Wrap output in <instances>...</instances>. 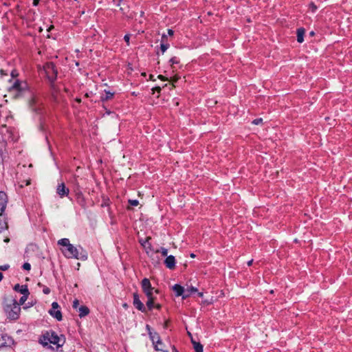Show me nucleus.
Wrapping results in <instances>:
<instances>
[{"label":"nucleus","instance_id":"23","mask_svg":"<svg viewBox=\"0 0 352 352\" xmlns=\"http://www.w3.org/2000/svg\"><path fill=\"white\" fill-rule=\"evenodd\" d=\"M148 298V300L147 302H146V307H148V309L149 310H152L153 307H155V297L154 296H151V297H147Z\"/></svg>","mask_w":352,"mask_h":352},{"label":"nucleus","instance_id":"12","mask_svg":"<svg viewBox=\"0 0 352 352\" xmlns=\"http://www.w3.org/2000/svg\"><path fill=\"white\" fill-rule=\"evenodd\" d=\"M2 339L4 341L3 343H1L0 345V349L1 347H6V349H10L12 344H14V340L10 336L5 335L2 336Z\"/></svg>","mask_w":352,"mask_h":352},{"label":"nucleus","instance_id":"48","mask_svg":"<svg viewBox=\"0 0 352 352\" xmlns=\"http://www.w3.org/2000/svg\"><path fill=\"white\" fill-rule=\"evenodd\" d=\"M33 102H34V98H32V99H31V100H30V105H32V104Z\"/></svg>","mask_w":352,"mask_h":352},{"label":"nucleus","instance_id":"3","mask_svg":"<svg viewBox=\"0 0 352 352\" xmlns=\"http://www.w3.org/2000/svg\"><path fill=\"white\" fill-rule=\"evenodd\" d=\"M64 256L68 258H76L85 261L87 259V254L81 246L75 247L72 244L62 251Z\"/></svg>","mask_w":352,"mask_h":352},{"label":"nucleus","instance_id":"41","mask_svg":"<svg viewBox=\"0 0 352 352\" xmlns=\"http://www.w3.org/2000/svg\"><path fill=\"white\" fill-rule=\"evenodd\" d=\"M155 307L157 309L160 310V309H161L162 306H161V305H160V304H156V305H155Z\"/></svg>","mask_w":352,"mask_h":352},{"label":"nucleus","instance_id":"31","mask_svg":"<svg viewBox=\"0 0 352 352\" xmlns=\"http://www.w3.org/2000/svg\"><path fill=\"white\" fill-rule=\"evenodd\" d=\"M262 122H263V119L262 118H256V119H254L252 121V124H255V125H258V124L262 123Z\"/></svg>","mask_w":352,"mask_h":352},{"label":"nucleus","instance_id":"6","mask_svg":"<svg viewBox=\"0 0 352 352\" xmlns=\"http://www.w3.org/2000/svg\"><path fill=\"white\" fill-rule=\"evenodd\" d=\"M146 329H148L149 336L153 342L155 349L156 351H160L162 352H168L166 350H164L163 348L159 347V344H162V342L160 340V337L159 334L155 331H151V329L149 325H146Z\"/></svg>","mask_w":352,"mask_h":352},{"label":"nucleus","instance_id":"35","mask_svg":"<svg viewBox=\"0 0 352 352\" xmlns=\"http://www.w3.org/2000/svg\"><path fill=\"white\" fill-rule=\"evenodd\" d=\"M9 267H10V265L8 264L0 265V270L6 271V270H8Z\"/></svg>","mask_w":352,"mask_h":352},{"label":"nucleus","instance_id":"51","mask_svg":"<svg viewBox=\"0 0 352 352\" xmlns=\"http://www.w3.org/2000/svg\"><path fill=\"white\" fill-rule=\"evenodd\" d=\"M198 296H199V297H202V296H203V293H202V292H199V293H198Z\"/></svg>","mask_w":352,"mask_h":352},{"label":"nucleus","instance_id":"49","mask_svg":"<svg viewBox=\"0 0 352 352\" xmlns=\"http://www.w3.org/2000/svg\"><path fill=\"white\" fill-rule=\"evenodd\" d=\"M3 275L1 272H0V281L3 279Z\"/></svg>","mask_w":352,"mask_h":352},{"label":"nucleus","instance_id":"25","mask_svg":"<svg viewBox=\"0 0 352 352\" xmlns=\"http://www.w3.org/2000/svg\"><path fill=\"white\" fill-rule=\"evenodd\" d=\"M58 244L65 247V248H67L69 247V245H71L69 240L67 238H63V239L58 240Z\"/></svg>","mask_w":352,"mask_h":352},{"label":"nucleus","instance_id":"53","mask_svg":"<svg viewBox=\"0 0 352 352\" xmlns=\"http://www.w3.org/2000/svg\"><path fill=\"white\" fill-rule=\"evenodd\" d=\"M164 38H166V35L162 36V39H164Z\"/></svg>","mask_w":352,"mask_h":352},{"label":"nucleus","instance_id":"10","mask_svg":"<svg viewBox=\"0 0 352 352\" xmlns=\"http://www.w3.org/2000/svg\"><path fill=\"white\" fill-rule=\"evenodd\" d=\"M7 195L3 191H0V214H2L4 212L7 206Z\"/></svg>","mask_w":352,"mask_h":352},{"label":"nucleus","instance_id":"43","mask_svg":"<svg viewBox=\"0 0 352 352\" xmlns=\"http://www.w3.org/2000/svg\"><path fill=\"white\" fill-rule=\"evenodd\" d=\"M11 75H12V77L14 78L16 76H17V74L16 73L15 71H12V73H11Z\"/></svg>","mask_w":352,"mask_h":352},{"label":"nucleus","instance_id":"38","mask_svg":"<svg viewBox=\"0 0 352 352\" xmlns=\"http://www.w3.org/2000/svg\"><path fill=\"white\" fill-rule=\"evenodd\" d=\"M309 7L311 9L312 12H315L317 10V7L314 3H311Z\"/></svg>","mask_w":352,"mask_h":352},{"label":"nucleus","instance_id":"46","mask_svg":"<svg viewBox=\"0 0 352 352\" xmlns=\"http://www.w3.org/2000/svg\"><path fill=\"white\" fill-rule=\"evenodd\" d=\"M252 262H253V260H250V261H249L248 262V263H247V264H248V266L252 265Z\"/></svg>","mask_w":352,"mask_h":352},{"label":"nucleus","instance_id":"4","mask_svg":"<svg viewBox=\"0 0 352 352\" xmlns=\"http://www.w3.org/2000/svg\"><path fill=\"white\" fill-rule=\"evenodd\" d=\"M4 310L9 319L15 320L19 317L21 307L16 299L13 298L10 300V303L6 305Z\"/></svg>","mask_w":352,"mask_h":352},{"label":"nucleus","instance_id":"15","mask_svg":"<svg viewBox=\"0 0 352 352\" xmlns=\"http://www.w3.org/2000/svg\"><path fill=\"white\" fill-rule=\"evenodd\" d=\"M173 291L175 293L176 296H182L186 294V290H184V288L181 286L180 285L175 284L173 287Z\"/></svg>","mask_w":352,"mask_h":352},{"label":"nucleus","instance_id":"27","mask_svg":"<svg viewBox=\"0 0 352 352\" xmlns=\"http://www.w3.org/2000/svg\"><path fill=\"white\" fill-rule=\"evenodd\" d=\"M169 63H170L171 66L173 67L175 64H178L179 63V60L177 57L174 56L169 60Z\"/></svg>","mask_w":352,"mask_h":352},{"label":"nucleus","instance_id":"24","mask_svg":"<svg viewBox=\"0 0 352 352\" xmlns=\"http://www.w3.org/2000/svg\"><path fill=\"white\" fill-rule=\"evenodd\" d=\"M197 292V289L196 287H188L186 290V294L184 295H183V298H188L191 294L192 293H195V292Z\"/></svg>","mask_w":352,"mask_h":352},{"label":"nucleus","instance_id":"32","mask_svg":"<svg viewBox=\"0 0 352 352\" xmlns=\"http://www.w3.org/2000/svg\"><path fill=\"white\" fill-rule=\"evenodd\" d=\"M23 270H30L31 269V265L29 263H25L23 265Z\"/></svg>","mask_w":352,"mask_h":352},{"label":"nucleus","instance_id":"47","mask_svg":"<svg viewBox=\"0 0 352 352\" xmlns=\"http://www.w3.org/2000/svg\"><path fill=\"white\" fill-rule=\"evenodd\" d=\"M75 100H76L77 102H78V103H80V102H81V99H80V98H76L75 99Z\"/></svg>","mask_w":352,"mask_h":352},{"label":"nucleus","instance_id":"40","mask_svg":"<svg viewBox=\"0 0 352 352\" xmlns=\"http://www.w3.org/2000/svg\"><path fill=\"white\" fill-rule=\"evenodd\" d=\"M153 90L155 91H157V92H160L161 91V87H155L153 89Z\"/></svg>","mask_w":352,"mask_h":352},{"label":"nucleus","instance_id":"55","mask_svg":"<svg viewBox=\"0 0 352 352\" xmlns=\"http://www.w3.org/2000/svg\"><path fill=\"white\" fill-rule=\"evenodd\" d=\"M162 344H159V347L162 348Z\"/></svg>","mask_w":352,"mask_h":352},{"label":"nucleus","instance_id":"16","mask_svg":"<svg viewBox=\"0 0 352 352\" xmlns=\"http://www.w3.org/2000/svg\"><path fill=\"white\" fill-rule=\"evenodd\" d=\"M49 314L52 316L54 317V318H56L58 321H61L62 319H63V316H62V313L60 310L58 309H50L49 311Z\"/></svg>","mask_w":352,"mask_h":352},{"label":"nucleus","instance_id":"17","mask_svg":"<svg viewBox=\"0 0 352 352\" xmlns=\"http://www.w3.org/2000/svg\"><path fill=\"white\" fill-rule=\"evenodd\" d=\"M76 199H77L78 203L81 206H85V199L82 192L80 190H76Z\"/></svg>","mask_w":352,"mask_h":352},{"label":"nucleus","instance_id":"7","mask_svg":"<svg viewBox=\"0 0 352 352\" xmlns=\"http://www.w3.org/2000/svg\"><path fill=\"white\" fill-rule=\"evenodd\" d=\"M141 286L146 297L153 296L154 288L151 286L148 278H143L141 282Z\"/></svg>","mask_w":352,"mask_h":352},{"label":"nucleus","instance_id":"36","mask_svg":"<svg viewBox=\"0 0 352 352\" xmlns=\"http://www.w3.org/2000/svg\"><path fill=\"white\" fill-rule=\"evenodd\" d=\"M43 292L45 294H49L50 293V289L46 286H44L43 289Z\"/></svg>","mask_w":352,"mask_h":352},{"label":"nucleus","instance_id":"34","mask_svg":"<svg viewBox=\"0 0 352 352\" xmlns=\"http://www.w3.org/2000/svg\"><path fill=\"white\" fill-rule=\"evenodd\" d=\"M124 40L126 43L127 45L129 46L130 45L129 40H130V35L129 34H125L124 36Z\"/></svg>","mask_w":352,"mask_h":352},{"label":"nucleus","instance_id":"5","mask_svg":"<svg viewBox=\"0 0 352 352\" xmlns=\"http://www.w3.org/2000/svg\"><path fill=\"white\" fill-rule=\"evenodd\" d=\"M43 70L45 71L49 80L51 82H54L56 80L58 74L55 65L52 62L47 63L43 65Z\"/></svg>","mask_w":352,"mask_h":352},{"label":"nucleus","instance_id":"9","mask_svg":"<svg viewBox=\"0 0 352 352\" xmlns=\"http://www.w3.org/2000/svg\"><path fill=\"white\" fill-rule=\"evenodd\" d=\"M69 190L64 183L59 184L56 188V193L63 198L68 195Z\"/></svg>","mask_w":352,"mask_h":352},{"label":"nucleus","instance_id":"8","mask_svg":"<svg viewBox=\"0 0 352 352\" xmlns=\"http://www.w3.org/2000/svg\"><path fill=\"white\" fill-rule=\"evenodd\" d=\"M133 304L134 307L138 310H139V311H142L143 313H146V308L145 307L144 304L140 300V297H139V295L138 294V293H134L133 294Z\"/></svg>","mask_w":352,"mask_h":352},{"label":"nucleus","instance_id":"11","mask_svg":"<svg viewBox=\"0 0 352 352\" xmlns=\"http://www.w3.org/2000/svg\"><path fill=\"white\" fill-rule=\"evenodd\" d=\"M175 264H176V260H175V256L173 255L167 256V257L164 260V265L169 270L175 269Z\"/></svg>","mask_w":352,"mask_h":352},{"label":"nucleus","instance_id":"33","mask_svg":"<svg viewBox=\"0 0 352 352\" xmlns=\"http://www.w3.org/2000/svg\"><path fill=\"white\" fill-rule=\"evenodd\" d=\"M59 308V305L57 302H53L52 304V309H58Z\"/></svg>","mask_w":352,"mask_h":352},{"label":"nucleus","instance_id":"29","mask_svg":"<svg viewBox=\"0 0 352 352\" xmlns=\"http://www.w3.org/2000/svg\"><path fill=\"white\" fill-rule=\"evenodd\" d=\"M168 47H169L168 43H162L160 44V50L163 54L167 50V49Z\"/></svg>","mask_w":352,"mask_h":352},{"label":"nucleus","instance_id":"42","mask_svg":"<svg viewBox=\"0 0 352 352\" xmlns=\"http://www.w3.org/2000/svg\"><path fill=\"white\" fill-rule=\"evenodd\" d=\"M39 0H33V5L34 6H37L38 4Z\"/></svg>","mask_w":352,"mask_h":352},{"label":"nucleus","instance_id":"21","mask_svg":"<svg viewBox=\"0 0 352 352\" xmlns=\"http://www.w3.org/2000/svg\"><path fill=\"white\" fill-rule=\"evenodd\" d=\"M191 341L195 352H203V345L200 342H196L192 338Z\"/></svg>","mask_w":352,"mask_h":352},{"label":"nucleus","instance_id":"44","mask_svg":"<svg viewBox=\"0 0 352 352\" xmlns=\"http://www.w3.org/2000/svg\"><path fill=\"white\" fill-rule=\"evenodd\" d=\"M158 78L162 80H165V78L162 76V75H159L157 76Z\"/></svg>","mask_w":352,"mask_h":352},{"label":"nucleus","instance_id":"45","mask_svg":"<svg viewBox=\"0 0 352 352\" xmlns=\"http://www.w3.org/2000/svg\"><path fill=\"white\" fill-rule=\"evenodd\" d=\"M91 95H92V92L87 93V94H85V97H87V98L90 97Z\"/></svg>","mask_w":352,"mask_h":352},{"label":"nucleus","instance_id":"28","mask_svg":"<svg viewBox=\"0 0 352 352\" xmlns=\"http://www.w3.org/2000/svg\"><path fill=\"white\" fill-rule=\"evenodd\" d=\"M28 296L29 295H23L19 299V301L18 302L19 305L20 306L21 305H23L25 302L27 300Z\"/></svg>","mask_w":352,"mask_h":352},{"label":"nucleus","instance_id":"19","mask_svg":"<svg viewBox=\"0 0 352 352\" xmlns=\"http://www.w3.org/2000/svg\"><path fill=\"white\" fill-rule=\"evenodd\" d=\"M89 309L86 306L82 305L78 308V316H80V318L86 316L87 315L89 314Z\"/></svg>","mask_w":352,"mask_h":352},{"label":"nucleus","instance_id":"18","mask_svg":"<svg viewBox=\"0 0 352 352\" xmlns=\"http://www.w3.org/2000/svg\"><path fill=\"white\" fill-rule=\"evenodd\" d=\"M114 94V92H111L110 91L104 90V94L100 96V100L102 102L107 101L111 99L113 97Z\"/></svg>","mask_w":352,"mask_h":352},{"label":"nucleus","instance_id":"39","mask_svg":"<svg viewBox=\"0 0 352 352\" xmlns=\"http://www.w3.org/2000/svg\"><path fill=\"white\" fill-rule=\"evenodd\" d=\"M173 34H174V32H173V30H171V29H168V34L169 36H173Z\"/></svg>","mask_w":352,"mask_h":352},{"label":"nucleus","instance_id":"30","mask_svg":"<svg viewBox=\"0 0 352 352\" xmlns=\"http://www.w3.org/2000/svg\"><path fill=\"white\" fill-rule=\"evenodd\" d=\"M128 203L131 206H137L139 204V201L137 199H129Z\"/></svg>","mask_w":352,"mask_h":352},{"label":"nucleus","instance_id":"50","mask_svg":"<svg viewBox=\"0 0 352 352\" xmlns=\"http://www.w3.org/2000/svg\"><path fill=\"white\" fill-rule=\"evenodd\" d=\"M190 256L191 258H195V254L194 253H191Z\"/></svg>","mask_w":352,"mask_h":352},{"label":"nucleus","instance_id":"52","mask_svg":"<svg viewBox=\"0 0 352 352\" xmlns=\"http://www.w3.org/2000/svg\"><path fill=\"white\" fill-rule=\"evenodd\" d=\"M150 79L152 80H154L153 75H152V74L150 75Z\"/></svg>","mask_w":352,"mask_h":352},{"label":"nucleus","instance_id":"14","mask_svg":"<svg viewBox=\"0 0 352 352\" xmlns=\"http://www.w3.org/2000/svg\"><path fill=\"white\" fill-rule=\"evenodd\" d=\"M149 239H150L149 237H147L145 240H140V243H141V245L144 248L145 252H146V253L147 254H148L150 253V252L153 251L152 245H151V244L148 241Z\"/></svg>","mask_w":352,"mask_h":352},{"label":"nucleus","instance_id":"37","mask_svg":"<svg viewBox=\"0 0 352 352\" xmlns=\"http://www.w3.org/2000/svg\"><path fill=\"white\" fill-rule=\"evenodd\" d=\"M78 305H79V301L77 299H75L73 302V308L74 309H77L78 307Z\"/></svg>","mask_w":352,"mask_h":352},{"label":"nucleus","instance_id":"1","mask_svg":"<svg viewBox=\"0 0 352 352\" xmlns=\"http://www.w3.org/2000/svg\"><path fill=\"white\" fill-rule=\"evenodd\" d=\"M65 342V338L63 335L58 336L54 331H47L40 338V343L43 346H47L48 344L55 345L58 349L62 346Z\"/></svg>","mask_w":352,"mask_h":352},{"label":"nucleus","instance_id":"22","mask_svg":"<svg viewBox=\"0 0 352 352\" xmlns=\"http://www.w3.org/2000/svg\"><path fill=\"white\" fill-rule=\"evenodd\" d=\"M8 228L7 222L3 217V214H0V233Z\"/></svg>","mask_w":352,"mask_h":352},{"label":"nucleus","instance_id":"20","mask_svg":"<svg viewBox=\"0 0 352 352\" xmlns=\"http://www.w3.org/2000/svg\"><path fill=\"white\" fill-rule=\"evenodd\" d=\"M305 32L304 28H300L297 29V41L300 43L304 41Z\"/></svg>","mask_w":352,"mask_h":352},{"label":"nucleus","instance_id":"54","mask_svg":"<svg viewBox=\"0 0 352 352\" xmlns=\"http://www.w3.org/2000/svg\"><path fill=\"white\" fill-rule=\"evenodd\" d=\"M155 293H158V290H157V289H155Z\"/></svg>","mask_w":352,"mask_h":352},{"label":"nucleus","instance_id":"26","mask_svg":"<svg viewBox=\"0 0 352 352\" xmlns=\"http://www.w3.org/2000/svg\"><path fill=\"white\" fill-rule=\"evenodd\" d=\"M155 252H160L162 254V256H166L167 257V254H168V250L165 248H161L159 250H157L155 251Z\"/></svg>","mask_w":352,"mask_h":352},{"label":"nucleus","instance_id":"13","mask_svg":"<svg viewBox=\"0 0 352 352\" xmlns=\"http://www.w3.org/2000/svg\"><path fill=\"white\" fill-rule=\"evenodd\" d=\"M14 290L22 294L23 295H30V292L26 285H21L19 284H16L14 287Z\"/></svg>","mask_w":352,"mask_h":352},{"label":"nucleus","instance_id":"2","mask_svg":"<svg viewBox=\"0 0 352 352\" xmlns=\"http://www.w3.org/2000/svg\"><path fill=\"white\" fill-rule=\"evenodd\" d=\"M10 82L11 85L8 88V90L9 93L13 94L14 98H20L29 92L28 85L25 81L16 79L13 82L12 80Z\"/></svg>","mask_w":352,"mask_h":352}]
</instances>
